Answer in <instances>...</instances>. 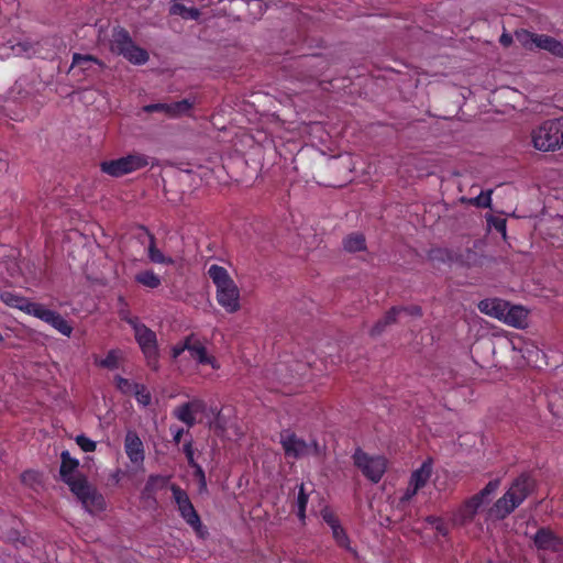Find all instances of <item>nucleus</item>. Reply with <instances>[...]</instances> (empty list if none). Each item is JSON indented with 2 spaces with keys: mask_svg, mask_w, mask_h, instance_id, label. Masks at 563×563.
<instances>
[{
  "mask_svg": "<svg viewBox=\"0 0 563 563\" xmlns=\"http://www.w3.org/2000/svg\"><path fill=\"white\" fill-rule=\"evenodd\" d=\"M111 51L124 56L129 62L142 65L148 60V54L144 48L136 46L129 32L123 27L113 30Z\"/></svg>",
  "mask_w": 563,
  "mask_h": 563,
  "instance_id": "6",
  "label": "nucleus"
},
{
  "mask_svg": "<svg viewBox=\"0 0 563 563\" xmlns=\"http://www.w3.org/2000/svg\"><path fill=\"white\" fill-rule=\"evenodd\" d=\"M117 387L124 394H132L135 388H140V384H133L129 379L121 376L115 377Z\"/></svg>",
  "mask_w": 563,
  "mask_h": 563,
  "instance_id": "34",
  "label": "nucleus"
},
{
  "mask_svg": "<svg viewBox=\"0 0 563 563\" xmlns=\"http://www.w3.org/2000/svg\"><path fill=\"white\" fill-rule=\"evenodd\" d=\"M135 280L148 288H157L161 285V278L153 271L137 273Z\"/></svg>",
  "mask_w": 563,
  "mask_h": 563,
  "instance_id": "27",
  "label": "nucleus"
},
{
  "mask_svg": "<svg viewBox=\"0 0 563 563\" xmlns=\"http://www.w3.org/2000/svg\"><path fill=\"white\" fill-rule=\"evenodd\" d=\"M528 311L521 306H510L507 303L505 317L503 319L509 325L523 328L527 324Z\"/></svg>",
  "mask_w": 563,
  "mask_h": 563,
  "instance_id": "17",
  "label": "nucleus"
},
{
  "mask_svg": "<svg viewBox=\"0 0 563 563\" xmlns=\"http://www.w3.org/2000/svg\"><path fill=\"white\" fill-rule=\"evenodd\" d=\"M308 503V495L305 493L303 484L300 485L298 497H297V506H298V517L303 520L305 511Z\"/></svg>",
  "mask_w": 563,
  "mask_h": 563,
  "instance_id": "33",
  "label": "nucleus"
},
{
  "mask_svg": "<svg viewBox=\"0 0 563 563\" xmlns=\"http://www.w3.org/2000/svg\"><path fill=\"white\" fill-rule=\"evenodd\" d=\"M24 311L44 321V319L47 318L51 310L46 309L41 303L29 301Z\"/></svg>",
  "mask_w": 563,
  "mask_h": 563,
  "instance_id": "32",
  "label": "nucleus"
},
{
  "mask_svg": "<svg viewBox=\"0 0 563 563\" xmlns=\"http://www.w3.org/2000/svg\"><path fill=\"white\" fill-rule=\"evenodd\" d=\"M144 112H164L168 115V103H152L143 107Z\"/></svg>",
  "mask_w": 563,
  "mask_h": 563,
  "instance_id": "43",
  "label": "nucleus"
},
{
  "mask_svg": "<svg viewBox=\"0 0 563 563\" xmlns=\"http://www.w3.org/2000/svg\"><path fill=\"white\" fill-rule=\"evenodd\" d=\"M467 203L474 205V198H468Z\"/></svg>",
  "mask_w": 563,
  "mask_h": 563,
  "instance_id": "57",
  "label": "nucleus"
},
{
  "mask_svg": "<svg viewBox=\"0 0 563 563\" xmlns=\"http://www.w3.org/2000/svg\"><path fill=\"white\" fill-rule=\"evenodd\" d=\"M412 490L408 489L402 499L408 500L410 499L415 494H411Z\"/></svg>",
  "mask_w": 563,
  "mask_h": 563,
  "instance_id": "55",
  "label": "nucleus"
},
{
  "mask_svg": "<svg viewBox=\"0 0 563 563\" xmlns=\"http://www.w3.org/2000/svg\"><path fill=\"white\" fill-rule=\"evenodd\" d=\"M533 545L538 551L552 552L563 556V538L549 527H541L532 537Z\"/></svg>",
  "mask_w": 563,
  "mask_h": 563,
  "instance_id": "10",
  "label": "nucleus"
},
{
  "mask_svg": "<svg viewBox=\"0 0 563 563\" xmlns=\"http://www.w3.org/2000/svg\"><path fill=\"white\" fill-rule=\"evenodd\" d=\"M2 341H3V336L0 334V342H2Z\"/></svg>",
  "mask_w": 563,
  "mask_h": 563,
  "instance_id": "58",
  "label": "nucleus"
},
{
  "mask_svg": "<svg viewBox=\"0 0 563 563\" xmlns=\"http://www.w3.org/2000/svg\"><path fill=\"white\" fill-rule=\"evenodd\" d=\"M430 475L431 466L428 463H423L420 468L415 471L410 479V485L413 486L411 494H416L419 488L423 487Z\"/></svg>",
  "mask_w": 563,
  "mask_h": 563,
  "instance_id": "22",
  "label": "nucleus"
},
{
  "mask_svg": "<svg viewBox=\"0 0 563 563\" xmlns=\"http://www.w3.org/2000/svg\"><path fill=\"white\" fill-rule=\"evenodd\" d=\"M93 65H97L100 68L104 67V64L92 55H81L79 53H75L73 55V62L69 71L78 68L82 74L90 75L95 73Z\"/></svg>",
  "mask_w": 563,
  "mask_h": 563,
  "instance_id": "14",
  "label": "nucleus"
},
{
  "mask_svg": "<svg viewBox=\"0 0 563 563\" xmlns=\"http://www.w3.org/2000/svg\"><path fill=\"white\" fill-rule=\"evenodd\" d=\"M148 165V156L140 153L130 154L118 159L106 161L100 164L104 174L112 177H121L139 170Z\"/></svg>",
  "mask_w": 563,
  "mask_h": 563,
  "instance_id": "7",
  "label": "nucleus"
},
{
  "mask_svg": "<svg viewBox=\"0 0 563 563\" xmlns=\"http://www.w3.org/2000/svg\"><path fill=\"white\" fill-rule=\"evenodd\" d=\"M479 242H474L472 247H466L464 251L455 252V263L465 267L483 266L486 256L477 251Z\"/></svg>",
  "mask_w": 563,
  "mask_h": 563,
  "instance_id": "12",
  "label": "nucleus"
},
{
  "mask_svg": "<svg viewBox=\"0 0 563 563\" xmlns=\"http://www.w3.org/2000/svg\"><path fill=\"white\" fill-rule=\"evenodd\" d=\"M343 247L346 252L355 253L366 249L365 236L362 233L349 234L343 240Z\"/></svg>",
  "mask_w": 563,
  "mask_h": 563,
  "instance_id": "23",
  "label": "nucleus"
},
{
  "mask_svg": "<svg viewBox=\"0 0 563 563\" xmlns=\"http://www.w3.org/2000/svg\"><path fill=\"white\" fill-rule=\"evenodd\" d=\"M174 415L177 419L186 423L188 427H192L196 423L195 416L190 411V408L185 402L181 406L177 407L174 411Z\"/></svg>",
  "mask_w": 563,
  "mask_h": 563,
  "instance_id": "30",
  "label": "nucleus"
},
{
  "mask_svg": "<svg viewBox=\"0 0 563 563\" xmlns=\"http://www.w3.org/2000/svg\"><path fill=\"white\" fill-rule=\"evenodd\" d=\"M353 461L362 474L373 483L380 481L387 466V461L384 456H371L361 449L355 450Z\"/></svg>",
  "mask_w": 563,
  "mask_h": 563,
  "instance_id": "8",
  "label": "nucleus"
},
{
  "mask_svg": "<svg viewBox=\"0 0 563 563\" xmlns=\"http://www.w3.org/2000/svg\"><path fill=\"white\" fill-rule=\"evenodd\" d=\"M186 404L190 408V411L192 412V415L202 412L206 409V404L199 399H195V400L188 401Z\"/></svg>",
  "mask_w": 563,
  "mask_h": 563,
  "instance_id": "47",
  "label": "nucleus"
},
{
  "mask_svg": "<svg viewBox=\"0 0 563 563\" xmlns=\"http://www.w3.org/2000/svg\"><path fill=\"white\" fill-rule=\"evenodd\" d=\"M400 314V309L397 307L390 308L385 316L379 319L374 327L371 329V335L377 336L380 335L385 329L397 322L398 316Z\"/></svg>",
  "mask_w": 563,
  "mask_h": 563,
  "instance_id": "19",
  "label": "nucleus"
},
{
  "mask_svg": "<svg viewBox=\"0 0 563 563\" xmlns=\"http://www.w3.org/2000/svg\"><path fill=\"white\" fill-rule=\"evenodd\" d=\"M166 483V479L162 476H150L146 484H145V492L152 493L156 486L159 484L161 486H164Z\"/></svg>",
  "mask_w": 563,
  "mask_h": 563,
  "instance_id": "41",
  "label": "nucleus"
},
{
  "mask_svg": "<svg viewBox=\"0 0 563 563\" xmlns=\"http://www.w3.org/2000/svg\"><path fill=\"white\" fill-rule=\"evenodd\" d=\"M499 483V479L488 482V484L483 488L484 493H488L489 495H492L498 488Z\"/></svg>",
  "mask_w": 563,
  "mask_h": 563,
  "instance_id": "50",
  "label": "nucleus"
},
{
  "mask_svg": "<svg viewBox=\"0 0 563 563\" xmlns=\"http://www.w3.org/2000/svg\"><path fill=\"white\" fill-rule=\"evenodd\" d=\"M533 146L543 152L563 148V118L548 120L532 132Z\"/></svg>",
  "mask_w": 563,
  "mask_h": 563,
  "instance_id": "4",
  "label": "nucleus"
},
{
  "mask_svg": "<svg viewBox=\"0 0 563 563\" xmlns=\"http://www.w3.org/2000/svg\"><path fill=\"white\" fill-rule=\"evenodd\" d=\"M21 479L25 485L35 488L40 484V474L35 471H25L21 475Z\"/></svg>",
  "mask_w": 563,
  "mask_h": 563,
  "instance_id": "35",
  "label": "nucleus"
},
{
  "mask_svg": "<svg viewBox=\"0 0 563 563\" xmlns=\"http://www.w3.org/2000/svg\"><path fill=\"white\" fill-rule=\"evenodd\" d=\"M145 235L148 238L147 255L151 262L156 264H173L174 261L170 257H166L157 247L155 236L144 227H142Z\"/></svg>",
  "mask_w": 563,
  "mask_h": 563,
  "instance_id": "18",
  "label": "nucleus"
},
{
  "mask_svg": "<svg viewBox=\"0 0 563 563\" xmlns=\"http://www.w3.org/2000/svg\"><path fill=\"white\" fill-rule=\"evenodd\" d=\"M455 250L451 249H433L429 252V257L432 261L445 263V262H454L455 263Z\"/></svg>",
  "mask_w": 563,
  "mask_h": 563,
  "instance_id": "28",
  "label": "nucleus"
},
{
  "mask_svg": "<svg viewBox=\"0 0 563 563\" xmlns=\"http://www.w3.org/2000/svg\"><path fill=\"white\" fill-rule=\"evenodd\" d=\"M75 440L84 452H93L96 450V442L84 434L77 435Z\"/></svg>",
  "mask_w": 563,
  "mask_h": 563,
  "instance_id": "36",
  "label": "nucleus"
},
{
  "mask_svg": "<svg viewBox=\"0 0 563 563\" xmlns=\"http://www.w3.org/2000/svg\"><path fill=\"white\" fill-rule=\"evenodd\" d=\"M184 452L186 454V457H187V461H188V464L192 467V466H196V461L194 459V450H192V444H191V441H189L188 443H186L184 445Z\"/></svg>",
  "mask_w": 563,
  "mask_h": 563,
  "instance_id": "48",
  "label": "nucleus"
},
{
  "mask_svg": "<svg viewBox=\"0 0 563 563\" xmlns=\"http://www.w3.org/2000/svg\"><path fill=\"white\" fill-rule=\"evenodd\" d=\"M169 13L173 15H180L184 19L197 20L200 12L197 8H187L183 3L174 2L169 8Z\"/></svg>",
  "mask_w": 563,
  "mask_h": 563,
  "instance_id": "25",
  "label": "nucleus"
},
{
  "mask_svg": "<svg viewBox=\"0 0 563 563\" xmlns=\"http://www.w3.org/2000/svg\"><path fill=\"white\" fill-rule=\"evenodd\" d=\"M133 394L136 396V399L139 402L143 404L144 406L148 405L151 402V395L146 390L144 385H140V388H135L133 390Z\"/></svg>",
  "mask_w": 563,
  "mask_h": 563,
  "instance_id": "39",
  "label": "nucleus"
},
{
  "mask_svg": "<svg viewBox=\"0 0 563 563\" xmlns=\"http://www.w3.org/2000/svg\"><path fill=\"white\" fill-rule=\"evenodd\" d=\"M0 299L9 307L18 308L22 311L25 310L29 299L18 296L11 291H4L0 295Z\"/></svg>",
  "mask_w": 563,
  "mask_h": 563,
  "instance_id": "26",
  "label": "nucleus"
},
{
  "mask_svg": "<svg viewBox=\"0 0 563 563\" xmlns=\"http://www.w3.org/2000/svg\"><path fill=\"white\" fill-rule=\"evenodd\" d=\"M192 468L195 470L194 476L199 483V492H207V481L202 467L199 464H196Z\"/></svg>",
  "mask_w": 563,
  "mask_h": 563,
  "instance_id": "38",
  "label": "nucleus"
},
{
  "mask_svg": "<svg viewBox=\"0 0 563 563\" xmlns=\"http://www.w3.org/2000/svg\"><path fill=\"white\" fill-rule=\"evenodd\" d=\"M490 225L495 228L496 231L500 232L504 238H506V220L503 218H493L489 220Z\"/></svg>",
  "mask_w": 563,
  "mask_h": 563,
  "instance_id": "45",
  "label": "nucleus"
},
{
  "mask_svg": "<svg viewBox=\"0 0 563 563\" xmlns=\"http://www.w3.org/2000/svg\"><path fill=\"white\" fill-rule=\"evenodd\" d=\"M185 350H187V347H185V343L181 345V346H174L173 347V357L176 358L178 357Z\"/></svg>",
  "mask_w": 563,
  "mask_h": 563,
  "instance_id": "52",
  "label": "nucleus"
},
{
  "mask_svg": "<svg viewBox=\"0 0 563 563\" xmlns=\"http://www.w3.org/2000/svg\"><path fill=\"white\" fill-rule=\"evenodd\" d=\"M331 529H332V533H333V537L336 540V542L341 547H346V544H347V537H346L343 528L340 525H335Z\"/></svg>",
  "mask_w": 563,
  "mask_h": 563,
  "instance_id": "40",
  "label": "nucleus"
},
{
  "mask_svg": "<svg viewBox=\"0 0 563 563\" xmlns=\"http://www.w3.org/2000/svg\"><path fill=\"white\" fill-rule=\"evenodd\" d=\"M44 321L52 324L64 335H70L73 331V328L68 324V322L56 311L51 310Z\"/></svg>",
  "mask_w": 563,
  "mask_h": 563,
  "instance_id": "24",
  "label": "nucleus"
},
{
  "mask_svg": "<svg viewBox=\"0 0 563 563\" xmlns=\"http://www.w3.org/2000/svg\"><path fill=\"white\" fill-rule=\"evenodd\" d=\"M184 434V429H177L174 433V442L178 444L180 442V439Z\"/></svg>",
  "mask_w": 563,
  "mask_h": 563,
  "instance_id": "53",
  "label": "nucleus"
},
{
  "mask_svg": "<svg viewBox=\"0 0 563 563\" xmlns=\"http://www.w3.org/2000/svg\"><path fill=\"white\" fill-rule=\"evenodd\" d=\"M280 444L288 457L302 459L309 455L320 457L325 454L324 445H320L316 440L307 442L289 431L282 432Z\"/></svg>",
  "mask_w": 563,
  "mask_h": 563,
  "instance_id": "5",
  "label": "nucleus"
},
{
  "mask_svg": "<svg viewBox=\"0 0 563 563\" xmlns=\"http://www.w3.org/2000/svg\"><path fill=\"white\" fill-rule=\"evenodd\" d=\"M185 347H187L190 356L200 364L213 365V358L208 356L205 345L194 335H189L185 339Z\"/></svg>",
  "mask_w": 563,
  "mask_h": 563,
  "instance_id": "15",
  "label": "nucleus"
},
{
  "mask_svg": "<svg viewBox=\"0 0 563 563\" xmlns=\"http://www.w3.org/2000/svg\"><path fill=\"white\" fill-rule=\"evenodd\" d=\"M475 496L481 499L483 503H485V499L489 496L488 493H484V489H482L479 493L475 494Z\"/></svg>",
  "mask_w": 563,
  "mask_h": 563,
  "instance_id": "54",
  "label": "nucleus"
},
{
  "mask_svg": "<svg viewBox=\"0 0 563 563\" xmlns=\"http://www.w3.org/2000/svg\"><path fill=\"white\" fill-rule=\"evenodd\" d=\"M173 497L178 506L180 516L186 520L188 525L194 528L201 526L200 517L194 508L187 493L179 486L173 484L172 487Z\"/></svg>",
  "mask_w": 563,
  "mask_h": 563,
  "instance_id": "11",
  "label": "nucleus"
},
{
  "mask_svg": "<svg viewBox=\"0 0 563 563\" xmlns=\"http://www.w3.org/2000/svg\"><path fill=\"white\" fill-rule=\"evenodd\" d=\"M467 200H468V198H465V197H462V198L460 199V201H461V202H463V203H467Z\"/></svg>",
  "mask_w": 563,
  "mask_h": 563,
  "instance_id": "56",
  "label": "nucleus"
},
{
  "mask_svg": "<svg viewBox=\"0 0 563 563\" xmlns=\"http://www.w3.org/2000/svg\"><path fill=\"white\" fill-rule=\"evenodd\" d=\"M537 47L545 49L555 56L563 57V43L549 35H540L537 38Z\"/></svg>",
  "mask_w": 563,
  "mask_h": 563,
  "instance_id": "20",
  "label": "nucleus"
},
{
  "mask_svg": "<svg viewBox=\"0 0 563 563\" xmlns=\"http://www.w3.org/2000/svg\"><path fill=\"white\" fill-rule=\"evenodd\" d=\"M100 365L102 367H107V368H115L118 365V358H117L114 351H110L108 353V355L106 356V358H103L100 362Z\"/></svg>",
  "mask_w": 563,
  "mask_h": 563,
  "instance_id": "44",
  "label": "nucleus"
},
{
  "mask_svg": "<svg viewBox=\"0 0 563 563\" xmlns=\"http://www.w3.org/2000/svg\"><path fill=\"white\" fill-rule=\"evenodd\" d=\"M507 303V301L497 298L484 299L479 301L478 309L481 312L503 321Z\"/></svg>",
  "mask_w": 563,
  "mask_h": 563,
  "instance_id": "16",
  "label": "nucleus"
},
{
  "mask_svg": "<svg viewBox=\"0 0 563 563\" xmlns=\"http://www.w3.org/2000/svg\"><path fill=\"white\" fill-rule=\"evenodd\" d=\"M428 522L431 523L434 529L442 536L448 534V528L441 518L428 517Z\"/></svg>",
  "mask_w": 563,
  "mask_h": 563,
  "instance_id": "42",
  "label": "nucleus"
},
{
  "mask_svg": "<svg viewBox=\"0 0 563 563\" xmlns=\"http://www.w3.org/2000/svg\"><path fill=\"white\" fill-rule=\"evenodd\" d=\"M484 503L475 495L467 499L460 508V517L462 522H470L475 517L477 510Z\"/></svg>",
  "mask_w": 563,
  "mask_h": 563,
  "instance_id": "21",
  "label": "nucleus"
},
{
  "mask_svg": "<svg viewBox=\"0 0 563 563\" xmlns=\"http://www.w3.org/2000/svg\"><path fill=\"white\" fill-rule=\"evenodd\" d=\"M516 40L526 48L531 49L533 46L537 47L538 34L531 33L525 29L517 30L515 32Z\"/></svg>",
  "mask_w": 563,
  "mask_h": 563,
  "instance_id": "29",
  "label": "nucleus"
},
{
  "mask_svg": "<svg viewBox=\"0 0 563 563\" xmlns=\"http://www.w3.org/2000/svg\"><path fill=\"white\" fill-rule=\"evenodd\" d=\"M492 192H493L492 190L482 191L478 196L474 197V206L479 207V208L490 207Z\"/></svg>",
  "mask_w": 563,
  "mask_h": 563,
  "instance_id": "37",
  "label": "nucleus"
},
{
  "mask_svg": "<svg viewBox=\"0 0 563 563\" xmlns=\"http://www.w3.org/2000/svg\"><path fill=\"white\" fill-rule=\"evenodd\" d=\"M400 309V313H406L412 317H421L422 309L419 306L397 307Z\"/></svg>",
  "mask_w": 563,
  "mask_h": 563,
  "instance_id": "46",
  "label": "nucleus"
},
{
  "mask_svg": "<svg viewBox=\"0 0 563 563\" xmlns=\"http://www.w3.org/2000/svg\"><path fill=\"white\" fill-rule=\"evenodd\" d=\"M60 459V478L69 486L71 493H74L76 497L81 501L85 509L89 512L102 510L104 507L103 497L97 493V490L88 483L85 476L73 475V472L78 467L79 462L76 459H73L68 451H63Z\"/></svg>",
  "mask_w": 563,
  "mask_h": 563,
  "instance_id": "1",
  "label": "nucleus"
},
{
  "mask_svg": "<svg viewBox=\"0 0 563 563\" xmlns=\"http://www.w3.org/2000/svg\"><path fill=\"white\" fill-rule=\"evenodd\" d=\"M322 518L324 519V521H325V522H327L331 528H333L335 525H339V521H338V519L334 517V515H333L331 511L327 510V509H324V510L322 511Z\"/></svg>",
  "mask_w": 563,
  "mask_h": 563,
  "instance_id": "49",
  "label": "nucleus"
},
{
  "mask_svg": "<svg viewBox=\"0 0 563 563\" xmlns=\"http://www.w3.org/2000/svg\"><path fill=\"white\" fill-rule=\"evenodd\" d=\"M536 479L529 473L520 474L508 490L494 504L493 516L504 519L510 515L534 490Z\"/></svg>",
  "mask_w": 563,
  "mask_h": 563,
  "instance_id": "2",
  "label": "nucleus"
},
{
  "mask_svg": "<svg viewBox=\"0 0 563 563\" xmlns=\"http://www.w3.org/2000/svg\"><path fill=\"white\" fill-rule=\"evenodd\" d=\"M208 275L217 286V299L229 313L240 309V291L228 271L219 265H211Z\"/></svg>",
  "mask_w": 563,
  "mask_h": 563,
  "instance_id": "3",
  "label": "nucleus"
},
{
  "mask_svg": "<svg viewBox=\"0 0 563 563\" xmlns=\"http://www.w3.org/2000/svg\"><path fill=\"white\" fill-rule=\"evenodd\" d=\"M125 453L133 463H140L144 460L143 443L136 432L128 431L124 440Z\"/></svg>",
  "mask_w": 563,
  "mask_h": 563,
  "instance_id": "13",
  "label": "nucleus"
},
{
  "mask_svg": "<svg viewBox=\"0 0 563 563\" xmlns=\"http://www.w3.org/2000/svg\"><path fill=\"white\" fill-rule=\"evenodd\" d=\"M191 107L192 102H190L188 99H183L180 101L168 103V115L178 117L189 111Z\"/></svg>",
  "mask_w": 563,
  "mask_h": 563,
  "instance_id": "31",
  "label": "nucleus"
},
{
  "mask_svg": "<svg viewBox=\"0 0 563 563\" xmlns=\"http://www.w3.org/2000/svg\"><path fill=\"white\" fill-rule=\"evenodd\" d=\"M129 323L134 329L135 339L144 353L147 364L153 368L157 369V340L156 334L145 324L137 323L135 320L130 319Z\"/></svg>",
  "mask_w": 563,
  "mask_h": 563,
  "instance_id": "9",
  "label": "nucleus"
},
{
  "mask_svg": "<svg viewBox=\"0 0 563 563\" xmlns=\"http://www.w3.org/2000/svg\"><path fill=\"white\" fill-rule=\"evenodd\" d=\"M499 43L505 46V47H508L511 45L512 43V36L508 33H503L499 37Z\"/></svg>",
  "mask_w": 563,
  "mask_h": 563,
  "instance_id": "51",
  "label": "nucleus"
}]
</instances>
